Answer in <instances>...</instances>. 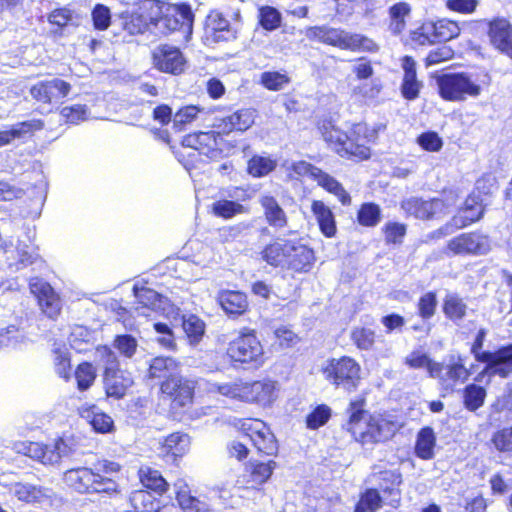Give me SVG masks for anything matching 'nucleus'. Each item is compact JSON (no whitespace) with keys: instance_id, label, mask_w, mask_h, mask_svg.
Returning a JSON list of instances; mask_svg holds the SVG:
<instances>
[{"instance_id":"1","label":"nucleus","mask_w":512,"mask_h":512,"mask_svg":"<svg viewBox=\"0 0 512 512\" xmlns=\"http://www.w3.org/2000/svg\"><path fill=\"white\" fill-rule=\"evenodd\" d=\"M315 128L327 147L342 159L354 162L368 161L372 157V145L376 144L385 124L371 126L366 121L350 124L342 130L331 115L315 120Z\"/></svg>"},{"instance_id":"2","label":"nucleus","mask_w":512,"mask_h":512,"mask_svg":"<svg viewBox=\"0 0 512 512\" xmlns=\"http://www.w3.org/2000/svg\"><path fill=\"white\" fill-rule=\"evenodd\" d=\"M146 377L158 380V397L167 403L172 412L190 409L196 398L197 380L184 375L180 363L170 356L153 357Z\"/></svg>"},{"instance_id":"3","label":"nucleus","mask_w":512,"mask_h":512,"mask_svg":"<svg viewBox=\"0 0 512 512\" xmlns=\"http://www.w3.org/2000/svg\"><path fill=\"white\" fill-rule=\"evenodd\" d=\"M364 394L348 403L346 431L362 446L377 445L390 441L403 428V422L389 412L369 413Z\"/></svg>"},{"instance_id":"4","label":"nucleus","mask_w":512,"mask_h":512,"mask_svg":"<svg viewBox=\"0 0 512 512\" xmlns=\"http://www.w3.org/2000/svg\"><path fill=\"white\" fill-rule=\"evenodd\" d=\"M259 260L266 266L292 274L312 271L317 257L315 250L302 238L274 237L258 252Z\"/></svg>"},{"instance_id":"5","label":"nucleus","mask_w":512,"mask_h":512,"mask_svg":"<svg viewBox=\"0 0 512 512\" xmlns=\"http://www.w3.org/2000/svg\"><path fill=\"white\" fill-rule=\"evenodd\" d=\"M438 96L446 102H463L478 98L491 85L492 78L482 68L474 75L466 71L446 72L434 76Z\"/></svg>"},{"instance_id":"6","label":"nucleus","mask_w":512,"mask_h":512,"mask_svg":"<svg viewBox=\"0 0 512 512\" xmlns=\"http://www.w3.org/2000/svg\"><path fill=\"white\" fill-rule=\"evenodd\" d=\"M215 389L229 399L265 408L271 406L277 399L278 384L271 378H238L233 382L219 384Z\"/></svg>"},{"instance_id":"7","label":"nucleus","mask_w":512,"mask_h":512,"mask_svg":"<svg viewBox=\"0 0 512 512\" xmlns=\"http://www.w3.org/2000/svg\"><path fill=\"white\" fill-rule=\"evenodd\" d=\"M306 37L310 41H316L340 50L351 52L377 53L379 45L370 37L347 32L340 28L322 26H310L306 29Z\"/></svg>"},{"instance_id":"8","label":"nucleus","mask_w":512,"mask_h":512,"mask_svg":"<svg viewBox=\"0 0 512 512\" xmlns=\"http://www.w3.org/2000/svg\"><path fill=\"white\" fill-rule=\"evenodd\" d=\"M63 480L71 491L82 495L102 494L113 497L121 492L116 480L90 467L68 469L64 472Z\"/></svg>"},{"instance_id":"9","label":"nucleus","mask_w":512,"mask_h":512,"mask_svg":"<svg viewBox=\"0 0 512 512\" xmlns=\"http://www.w3.org/2000/svg\"><path fill=\"white\" fill-rule=\"evenodd\" d=\"M225 355L234 367L259 368L264 362V347L253 328L243 327L230 340Z\"/></svg>"},{"instance_id":"10","label":"nucleus","mask_w":512,"mask_h":512,"mask_svg":"<svg viewBox=\"0 0 512 512\" xmlns=\"http://www.w3.org/2000/svg\"><path fill=\"white\" fill-rule=\"evenodd\" d=\"M103 362L102 383L107 398L122 399L134 384L130 372L121 369L117 355L107 345L96 348Z\"/></svg>"},{"instance_id":"11","label":"nucleus","mask_w":512,"mask_h":512,"mask_svg":"<svg viewBox=\"0 0 512 512\" xmlns=\"http://www.w3.org/2000/svg\"><path fill=\"white\" fill-rule=\"evenodd\" d=\"M460 199V193L456 189H444L441 197L423 199L410 197L400 203L401 209L407 217L429 221L440 218L449 212Z\"/></svg>"},{"instance_id":"12","label":"nucleus","mask_w":512,"mask_h":512,"mask_svg":"<svg viewBox=\"0 0 512 512\" xmlns=\"http://www.w3.org/2000/svg\"><path fill=\"white\" fill-rule=\"evenodd\" d=\"M321 373L334 388H341L348 393L357 391L362 381L360 363L348 355L329 358L322 366Z\"/></svg>"},{"instance_id":"13","label":"nucleus","mask_w":512,"mask_h":512,"mask_svg":"<svg viewBox=\"0 0 512 512\" xmlns=\"http://www.w3.org/2000/svg\"><path fill=\"white\" fill-rule=\"evenodd\" d=\"M232 426L239 434L250 440L259 456H277L278 440L266 422L259 418L243 417L234 419Z\"/></svg>"},{"instance_id":"14","label":"nucleus","mask_w":512,"mask_h":512,"mask_svg":"<svg viewBox=\"0 0 512 512\" xmlns=\"http://www.w3.org/2000/svg\"><path fill=\"white\" fill-rule=\"evenodd\" d=\"M487 331L480 328L471 344L470 352L475 360L485 364V371L491 370L502 378L508 377L512 373V343L502 345L495 351H482Z\"/></svg>"},{"instance_id":"15","label":"nucleus","mask_w":512,"mask_h":512,"mask_svg":"<svg viewBox=\"0 0 512 512\" xmlns=\"http://www.w3.org/2000/svg\"><path fill=\"white\" fill-rule=\"evenodd\" d=\"M461 33L459 23L449 18L423 20L409 34L415 46H432L456 39Z\"/></svg>"},{"instance_id":"16","label":"nucleus","mask_w":512,"mask_h":512,"mask_svg":"<svg viewBox=\"0 0 512 512\" xmlns=\"http://www.w3.org/2000/svg\"><path fill=\"white\" fill-rule=\"evenodd\" d=\"M491 250L488 235L475 230L463 232L451 238L442 248V254L448 258L456 256H480Z\"/></svg>"},{"instance_id":"17","label":"nucleus","mask_w":512,"mask_h":512,"mask_svg":"<svg viewBox=\"0 0 512 512\" xmlns=\"http://www.w3.org/2000/svg\"><path fill=\"white\" fill-rule=\"evenodd\" d=\"M429 375L437 379L443 395H448L455 392L457 385L468 381L471 371L465 366L463 359L458 357L448 364L440 362L430 364Z\"/></svg>"},{"instance_id":"18","label":"nucleus","mask_w":512,"mask_h":512,"mask_svg":"<svg viewBox=\"0 0 512 512\" xmlns=\"http://www.w3.org/2000/svg\"><path fill=\"white\" fill-rule=\"evenodd\" d=\"M181 145L196 150L210 159L221 157L224 149L229 147L215 128L209 131L189 133L182 138Z\"/></svg>"},{"instance_id":"19","label":"nucleus","mask_w":512,"mask_h":512,"mask_svg":"<svg viewBox=\"0 0 512 512\" xmlns=\"http://www.w3.org/2000/svg\"><path fill=\"white\" fill-rule=\"evenodd\" d=\"M151 59L157 71L170 75H181L187 68V60L181 49L167 43L156 46Z\"/></svg>"},{"instance_id":"20","label":"nucleus","mask_w":512,"mask_h":512,"mask_svg":"<svg viewBox=\"0 0 512 512\" xmlns=\"http://www.w3.org/2000/svg\"><path fill=\"white\" fill-rule=\"evenodd\" d=\"M227 197L234 198L235 200L219 198L211 204V214L228 220L248 212V208L241 203L251 199V193L248 188L243 186L231 187L227 190Z\"/></svg>"},{"instance_id":"21","label":"nucleus","mask_w":512,"mask_h":512,"mask_svg":"<svg viewBox=\"0 0 512 512\" xmlns=\"http://www.w3.org/2000/svg\"><path fill=\"white\" fill-rule=\"evenodd\" d=\"M204 36L210 43L230 42L237 38L238 31L219 9H211L203 23Z\"/></svg>"},{"instance_id":"22","label":"nucleus","mask_w":512,"mask_h":512,"mask_svg":"<svg viewBox=\"0 0 512 512\" xmlns=\"http://www.w3.org/2000/svg\"><path fill=\"white\" fill-rule=\"evenodd\" d=\"M28 287L42 313L50 319H57L61 314L62 303L54 288L47 281L40 278L30 279Z\"/></svg>"},{"instance_id":"23","label":"nucleus","mask_w":512,"mask_h":512,"mask_svg":"<svg viewBox=\"0 0 512 512\" xmlns=\"http://www.w3.org/2000/svg\"><path fill=\"white\" fill-rule=\"evenodd\" d=\"M65 446L62 438H57L52 444L36 441H22L18 445L19 452L44 465H54L61 461V447Z\"/></svg>"},{"instance_id":"24","label":"nucleus","mask_w":512,"mask_h":512,"mask_svg":"<svg viewBox=\"0 0 512 512\" xmlns=\"http://www.w3.org/2000/svg\"><path fill=\"white\" fill-rule=\"evenodd\" d=\"M71 88L69 82L60 78H53L36 82L30 87L29 93L37 103L51 105L67 97Z\"/></svg>"},{"instance_id":"25","label":"nucleus","mask_w":512,"mask_h":512,"mask_svg":"<svg viewBox=\"0 0 512 512\" xmlns=\"http://www.w3.org/2000/svg\"><path fill=\"white\" fill-rule=\"evenodd\" d=\"M486 34L494 49L512 59V23L505 17H493L486 22Z\"/></svg>"},{"instance_id":"26","label":"nucleus","mask_w":512,"mask_h":512,"mask_svg":"<svg viewBox=\"0 0 512 512\" xmlns=\"http://www.w3.org/2000/svg\"><path fill=\"white\" fill-rule=\"evenodd\" d=\"M485 210L483 197L476 192H470L452 216L451 222L457 229L466 228L480 221Z\"/></svg>"},{"instance_id":"27","label":"nucleus","mask_w":512,"mask_h":512,"mask_svg":"<svg viewBox=\"0 0 512 512\" xmlns=\"http://www.w3.org/2000/svg\"><path fill=\"white\" fill-rule=\"evenodd\" d=\"M297 165L308 173L326 192L336 196L343 206L351 205V195L336 178L306 161H300Z\"/></svg>"},{"instance_id":"28","label":"nucleus","mask_w":512,"mask_h":512,"mask_svg":"<svg viewBox=\"0 0 512 512\" xmlns=\"http://www.w3.org/2000/svg\"><path fill=\"white\" fill-rule=\"evenodd\" d=\"M191 437L188 433L182 431H175L163 439L159 443V456L171 463H177L182 459L190 450Z\"/></svg>"},{"instance_id":"29","label":"nucleus","mask_w":512,"mask_h":512,"mask_svg":"<svg viewBox=\"0 0 512 512\" xmlns=\"http://www.w3.org/2000/svg\"><path fill=\"white\" fill-rule=\"evenodd\" d=\"M254 123V112L250 108H241L233 113L217 118L213 124L222 138L234 132H245Z\"/></svg>"},{"instance_id":"30","label":"nucleus","mask_w":512,"mask_h":512,"mask_svg":"<svg viewBox=\"0 0 512 512\" xmlns=\"http://www.w3.org/2000/svg\"><path fill=\"white\" fill-rule=\"evenodd\" d=\"M277 468V462L268 460L266 462L260 460L249 461L244 469L243 480L246 489L261 490L263 485L272 477L274 470Z\"/></svg>"},{"instance_id":"31","label":"nucleus","mask_w":512,"mask_h":512,"mask_svg":"<svg viewBox=\"0 0 512 512\" xmlns=\"http://www.w3.org/2000/svg\"><path fill=\"white\" fill-rule=\"evenodd\" d=\"M217 302L225 314L236 319L250 310V302L245 292L223 289L217 293Z\"/></svg>"},{"instance_id":"32","label":"nucleus","mask_w":512,"mask_h":512,"mask_svg":"<svg viewBox=\"0 0 512 512\" xmlns=\"http://www.w3.org/2000/svg\"><path fill=\"white\" fill-rule=\"evenodd\" d=\"M403 78L400 85L402 97L407 101H413L420 96L423 87L417 77L416 62L412 56L405 55L401 59Z\"/></svg>"},{"instance_id":"33","label":"nucleus","mask_w":512,"mask_h":512,"mask_svg":"<svg viewBox=\"0 0 512 512\" xmlns=\"http://www.w3.org/2000/svg\"><path fill=\"white\" fill-rule=\"evenodd\" d=\"M263 217L267 225L275 230H283L289 225V217L275 196L263 194L259 198Z\"/></svg>"},{"instance_id":"34","label":"nucleus","mask_w":512,"mask_h":512,"mask_svg":"<svg viewBox=\"0 0 512 512\" xmlns=\"http://www.w3.org/2000/svg\"><path fill=\"white\" fill-rule=\"evenodd\" d=\"M380 493L387 498L386 504L397 509L401 504V491L399 489L402 484V475L398 470H381L378 472Z\"/></svg>"},{"instance_id":"35","label":"nucleus","mask_w":512,"mask_h":512,"mask_svg":"<svg viewBox=\"0 0 512 512\" xmlns=\"http://www.w3.org/2000/svg\"><path fill=\"white\" fill-rule=\"evenodd\" d=\"M310 209L321 234L326 238L335 237L337 221L332 209L322 200H312Z\"/></svg>"},{"instance_id":"36","label":"nucleus","mask_w":512,"mask_h":512,"mask_svg":"<svg viewBox=\"0 0 512 512\" xmlns=\"http://www.w3.org/2000/svg\"><path fill=\"white\" fill-rule=\"evenodd\" d=\"M137 477L142 485L141 489L153 491L158 496L166 494L170 489L169 483L161 472L150 466H141L137 470Z\"/></svg>"},{"instance_id":"37","label":"nucleus","mask_w":512,"mask_h":512,"mask_svg":"<svg viewBox=\"0 0 512 512\" xmlns=\"http://www.w3.org/2000/svg\"><path fill=\"white\" fill-rule=\"evenodd\" d=\"M128 502L132 509L139 512H160L161 501L153 491L137 489L130 493Z\"/></svg>"},{"instance_id":"38","label":"nucleus","mask_w":512,"mask_h":512,"mask_svg":"<svg viewBox=\"0 0 512 512\" xmlns=\"http://www.w3.org/2000/svg\"><path fill=\"white\" fill-rule=\"evenodd\" d=\"M80 415L82 418L86 419L98 433L106 434L114 430V421L111 416L98 410L96 405L83 407Z\"/></svg>"},{"instance_id":"39","label":"nucleus","mask_w":512,"mask_h":512,"mask_svg":"<svg viewBox=\"0 0 512 512\" xmlns=\"http://www.w3.org/2000/svg\"><path fill=\"white\" fill-rule=\"evenodd\" d=\"M468 306L458 294H447L442 301V312L445 318L453 323H459L467 316Z\"/></svg>"},{"instance_id":"40","label":"nucleus","mask_w":512,"mask_h":512,"mask_svg":"<svg viewBox=\"0 0 512 512\" xmlns=\"http://www.w3.org/2000/svg\"><path fill=\"white\" fill-rule=\"evenodd\" d=\"M384 504L385 500L380 490L375 487H369L359 493L353 512H378Z\"/></svg>"},{"instance_id":"41","label":"nucleus","mask_w":512,"mask_h":512,"mask_svg":"<svg viewBox=\"0 0 512 512\" xmlns=\"http://www.w3.org/2000/svg\"><path fill=\"white\" fill-rule=\"evenodd\" d=\"M382 220V209L380 205L373 201L361 203L356 211V223L360 227L374 228Z\"/></svg>"},{"instance_id":"42","label":"nucleus","mask_w":512,"mask_h":512,"mask_svg":"<svg viewBox=\"0 0 512 512\" xmlns=\"http://www.w3.org/2000/svg\"><path fill=\"white\" fill-rule=\"evenodd\" d=\"M175 499L183 512H209L208 505L193 496L186 483L180 485L175 491Z\"/></svg>"},{"instance_id":"43","label":"nucleus","mask_w":512,"mask_h":512,"mask_svg":"<svg viewBox=\"0 0 512 512\" xmlns=\"http://www.w3.org/2000/svg\"><path fill=\"white\" fill-rule=\"evenodd\" d=\"M435 446L436 437L434 430L430 426L421 428L416 437L415 455L422 460H430L434 457Z\"/></svg>"},{"instance_id":"44","label":"nucleus","mask_w":512,"mask_h":512,"mask_svg":"<svg viewBox=\"0 0 512 512\" xmlns=\"http://www.w3.org/2000/svg\"><path fill=\"white\" fill-rule=\"evenodd\" d=\"M277 165V160L271 156L254 154L247 161L246 172L253 178H262L272 173Z\"/></svg>"},{"instance_id":"45","label":"nucleus","mask_w":512,"mask_h":512,"mask_svg":"<svg viewBox=\"0 0 512 512\" xmlns=\"http://www.w3.org/2000/svg\"><path fill=\"white\" fill-rule=\"evenodd\" d=\"M72 376L76 381L77 390L85 392L94 385L97 379V369L92 362L81 361L76 365Z\"/></svg>"},{"instance_id":"46","label":"nucleus","mask_w":512,"mask_h":512,"mask_svg":"<svg viewBox=\"0 0 512 512\" xmlns=\"http://www.w3.org/2000/svg\"><path fill=\"white\" fill-rule=\"evenodd\" d=\"M388 30L393 35H399L406 29V18L411 13V7L407 2L400 1L393 4L389 10Z\"/></svg>"},{"instance_id":"47","label":"nucleus","mask_w":512,"mask_h":512,"mask_svg":"<svg viewBox=\"0 0 512 512\" xmlns=\"http://www.w3.org/2000/svg\"><path fill=\"white\" fill-rule=\"evenodd\" d=\"M486 396L483 386L470 383L462 390V403L468 411L475 412L484 405Z\"/></svg>"},{"instance_id":"48","label":"nucleus","mask_w":512,"mask_h":512,"mask_svg":"<svg viewBox=\"0 0 512 512\" xmlns=\"http://www.w3.org/2000/svg\"><path fill=\"white\" fill-rule=\"evenodd\" d=\"M121 30L129 36H137L148 29L143 14L136 12H124L120 14Z\"/></svg>"},{"instance_id":"49","label":"nucleus","mask_w":512,"mask_h":512,"mask_svg":"<svg viewBox=\"0 0 512 512\" xmlns=\"http://www.w3.org/2000/svg\"><path fill=\"white\" fill-rule=\"evenodd\" d=\"M168 10H171L170 3L161 0H148L144 4V12L142 13L147 22V27H159Z\"/></svg>"},{"instance_id":"50","label":"nucleus","mask_w":512,"mask_h":512,"mask_svg":"<svg viewBox=\"0 0 512 512\" xmlns=\"http://www.w3.org/2000/svg\"><path fill=\"white\" fill-rule=\"evenodd\" d=\"M493 450L501 454H512V424L495 430L489 440Z\"/></svg>"},{"instance_id":"51","label":"nucleus","mask_w":512,"mask_h":512,"mask_svg":"<svg viewBox=\"0 0 512 512\" xmlns=\"http://www.w3.org/2000/svg\"><path fill=\"white\" fill-rule=\"evenodd\" d=\"M47 20L52 27L53 35L62 36L64 29L68 27L73 20V11L67 7L55 8L48 13Z\"/></svg>"},{"instance_id":"52","label":"nucleus","mask_w":512,"mask_h":512,"mask_svg":"<svg viewBox=\"0 0 512 512\" xmlns=\"http://www.w3.org/2000/svg\"><path fill=\"white\" fill-rule=\"evenodd\" d=\"M182 328L190 344H198L205 332V323L198 316L190 314L182 317Z\"/></svg>"},{"instance_id":"53","label":"nucleus","mask_w":512,"mask_h":512,"mask_svg":"<svg viewBox=\"0 0 512 512\" xmlns=\"http://www.w3.org/2000/svg\"><path fill=\"white\" fill-rule=\"evenodd\" d=\"M350 339L359 350H371L376 343V333L366 326H357L351 330Z\"/></svg>"},{"instance_id":"54","label":"nucleus","mask_w":512,"mask_h":512,"mask_svg":"<svg viewBox=\"0 0 512 512\" xmlns=\"http://www.w3.org/2000/svg\"><path fill=\"white\" fill-rule=\"evenodd\" d=\"M332 416V410L327 404H318L305 417L306 427L317 430L328 423Z\"/></svg>"},{"instance_id":"55","label":"nucleus","mask_w":512,"mask_h":512,"mask_svg":"<svg viewBox=\"0 0 512 512\" xmlns=\"http://www.w3.org/2000/svg\"><path fill=\"white\" fill-rule=\"evenodd\" d=\"M437 305V292L427 291L418 298L416 303L417 315L423 321H428L435 315Z\"/></svg>"},{"instance_id":"56","label":"nucleus","mask_w":512,"mask_h":512,"mask_svg":"<svg viewBox=\"0 0 512 512\" xmlns=\"http://www.w3.org/2000/svg\"><path fill=\"white\" fill-rule=\"evenodd\" d=\"M170 7L178 18L179 23L182 25V32L185 35H190L195 20V14L191 5L188 2H179L170 4Z\"/></svg>"},{"instance_id":"57","label":"nucleus","mask_w":512,"mask_h":512,"mask_svg":"<svg viewBox=\"0 0 512 512\" xmlns=\"http://www.w3.org/2000/svg\"><path fill=\"white\" fill-rule=\"evenodd\" d=\"M282 15L272 6L265 5L258 9V24L266 31H274L281 26Z\"/></svg>"},{"instance_id":"58","label":"nucleus","mask_w":512,"mask_h":512,"mask_svg":"<svg viewBox=\"0 0 512 512\" xmlns=\"http://www.w3.org/2000/svg\"><path fill=\"white\" fill-rule=\"evenodd\" d=\"M381 230L386 244L400 245L407 234V225L397 221H388Z\"/></svg>"},{"instance_id":"59","label":"nucleus","mask_w":512,"mask_h":512,"mask_svg":"<svg viewBox=\"0 0 512 512\" xmlns=\"http://www.w3.org/2000/svg\"><path fill=\"white\" fill-rule=\"evenodd\" d=\"M53 353L56 374L65 382L70 381L72 378L71 354L67 350L60 348L54 349Z\"/></svg>"},{"instance_id":"60","label":"nucleus","mask_w":512,"mask_h":512,"mask_svg":"<svg viewBox=\"0 0 512 512\" xmlns=\"http://www.w3.org/2000/svg\"><path fill=\"white\" fill-rule=\"evenodd\" d=\"M200 112L195 105H186L179 108L173 117V129L177 132L185 130L186 126L193 123Z\"/></svg>"},{"instance_id":"61","label":"nucleus","mask_w":512,"mask_h":512,"mask_svg":"<svg viewBox=\"0 0 512 512\" xmlns=\"http://www.w3.org/2000/svg\"><path fill=\"white\" fill-rule=\"evenodd\" d=\"M259 83L269 91H279L290 83V77L279 71L261 73Z\"/></svg>"},{"instance_id":"62","label":"nucleus","mask_w":512,"mask_h":512,"mask_svg":"<svg viewBox=\"0 0 512 512\" xmlns=\"http://www.w3.org/2000/svg\"><path fill=\"white\" fill-rule=\"evenodd\" d=\"M93 28L97 31H106L112 22L110 8L104 4L97 3L91 10Z\"/></svg>"},{"instance_id":"63","label":"nucleus","mask_w":512,"mask_h":512,"mask_svg":"<svg viewBox=\"0 0 512 512\" xmlns=\"http://www.w3.org/2000/svg\"><path fill=\"white\" fill-rule=\"evenodd\" d=\"M133 291L139 307L153 308L157 303L160 302L161 295L149 287L134 286Z\"/></svg>"},{"instance_id":"64","label":"nucleus","mask_w":512,"mask_h":512,"mask_svg":"<svg viewBox=\"0 0 512 512\" xmlns=\"http://www.w3.org/2000/svg\"><path fill=\"white\" fill-rule=\"evenodd\" d=\"M417 144L426 152H439L443 147V140L436 131H425L416 138Z\"/></svg>"}]
</instances>
